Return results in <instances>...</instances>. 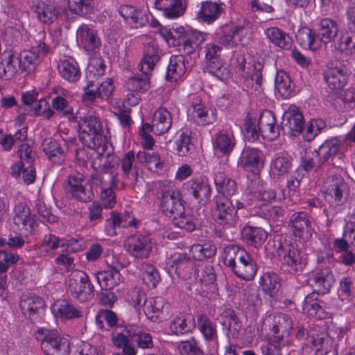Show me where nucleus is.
Masks as SVG:
<instances>
[{"label":"nucleus","mask_w":355,"mask_h":355,"mask_svg":"<svg viewBox=\"0 0 355 355\" xmlns=\"http://www.w3.org/2000/svg\"><path fill=\"white\" fill-rule=\"evenodd\" d=\"M155 7L164 12L167 18H178L182 15L185 6L183 0H156Z\"/></svg>","instance_id":"f704fd0d"},{"label":"nucleus","mask_w":355,"mask_h":355,"mask_svg":"<svg viewBox=\"0 0 355 355\" xmlns=\"http://www.w3.org/2000/svg\"><path fill=\"white\" fill-rule=\"evenodd\" d=\"M161 208L164 214L172 220L183 214L185 208L180 191L176 189L164 191L161 197Z\"/></svg>","instance_id":"ddd939ff"},{"label":"nucleus","mask_w":355,"mask_h":355,"mask_svg":"<svg viewBox=\"0 0 355 355\" xmlns=\"http://www.w3.org/2000/svg\"><path fill=\"white\" fill-rule=\"evenodd\" d=\"M214 183L218 193L223 196H232L236 190V184L223 172H217L214 175Z\"/></svg>","instance_id":"de8ad7c7"},{"label":"nucleus","mask_w":355,"mask_h":355,"mask_svg":"<svg viewBox=\"0 0 355 355\" xmlns=\"http://www.w3.org/2000/svg\"><path fill=\"white\" fill-rule=\"evenodd\" d=\"M241 234L243 241L255 248L261 246L268 238L266 231L259 227L246 225L243 228Z\"/></svg>","instance_id":"473e14b6"},{"label":"nucleus","mask_w":355,"mask_h":355,"mask_svg":"<svg viewBox=\"0 0 355 355\" xmlns=\"http://www.w3.org/2000/svg\"><path fill=\"white\" fill-rule=\"evenodd\" d=\"M76 41L80 47L86 51H93L101 45L97 31L87 24L80 25L76 31Z\"/></svg>","instance_id":"aec40b11"},{"label":"nucleus","mask_w":355,"mask_h":355,"mask_svg":"<svg viewBox=\"0 0 355 355\" xmlns=\"http://www.w3.org/2000/svg\"><path fill=\"white\" fill-rule=\"evenodd\" d=\"M137 161L148 169L158 172L163 169L164 162L156 152L139 151L137 154Z\"/></svg>","instance_id":"58836bf2"},{"label":"nucleus","mask_w":355,"mask_h":355,"mask_svg":"<svg viewBox=\"0 0 355 355\" xmlns=\"http://www.w3.org/2000/svg\"><path fill=\"white\" fill-rule=\"evenodd\" d=\"M51 309L54 315L62 319H71L82 316V313L65 300H58Z\"/></svg>","instance_id":"e433bc0d"},{"label":"nucleus","mask_w":355,"mask_h":355,"mask_svg":"<svg viewBox=\"0 0 355 355\" xmlns=\"http://www.w3.org/2000/svg\"><path fill=\"white\" fill-rule=\"evenodd\" d=\"M187 190L200 206L205 207L210 202L211 189L209 183L203 179L190 180L187 182Z\"/></svg>","instance_id":"6ab92c4d"},{"label":"nucleus","mask_w":355,"mask_h":355,"mask_svg":"<svg viewBox=\"0 0 355 355\" xmlns=\"http://www.w3.org/2000/svg\"><path fill=\"white\" fill-rule=\"evenodd\" d=\"M304 125V116L299 107L294 105H290L283 116V130H286L291 137H296L302 133Z\"/></svg>","instance_id":"f3484780"},{"label":"nucleus","mask_w":355,"mask_h":355,"mask_svg":"<svg viewBox=\"0 0 355 355\" xmlns=\"http://www.w3.org/2000/svg\"><path fill=\"white\" fill-rule=\"evenodd\" d=\"M340 146L341 141L337 138L327 140L319 147V155L329 164V162L338 154Z\"/></svg>","instance_id":"864d4df0"},{"label":"nucleus","mask_w":355,"mask_h":355,"mask_svg":"<svg viewBox=\"0 0 355 355\" xmlns=\"http://www.w3.org/2000/svg\"><path fill=\"white\" fill-rule=\"evenodd\" d=\"M278 275L272 272H268L263 275L261 279V285L265 294L270 297L277 295L281 283Z\"/></svg>","instance_id":"a18cd8bd"},{"label":"nucleus","mask_w":355,"mask_h":355,"mask_svg":"<svg viewBox=\"0 0 355 355\" xmlns=\"http://www.w3.org/2000/svg\"><path fill=\"white\" fill-rule=\"evenodd\" d=\"M347 185L344 180L337 175L329 176L323 184L324 198L331 207H336L343 204V193Z\"/></svg>","instance_id":"1a4fd4ad"},{"label":"nucleus","mask_w":355,"mask_h":355,"mask_svg":"<svg viewBox=\"0 0 355 355\" xmlns=\"http://www.w3.org/2000/svg\"><path fill=\"white\" fill-rule=\"evenodd\" d=\"M224 11L223 3L204 1L198 12V18L205 23L211 24L219 18Z\"/></svg>","instance_id":"2f4dec72"},{"label":"nucleus","mask_w":355,"mask_h":355,"mask_svg":"<svg viewBox=\"0 0 355 355\" xmlns=\"http://www.w3.org/2000/svg\"><path fill=\"white\" fill-rule=\"evenodd\" d=\"M236 144L232 132L220 131L215 139L214 148L223 154H229L232 151Z\"/></svg>","instance_id":"8fccbe9b"},{"label":"nucleus","mask_w":355,"mask_h":355,"mask_svg":"<svg viewBox=\"0 0 355 355\" xmlns=\"http://www.w3.org/2000/svg\"><path fill=\"white\" fill-rule=\"evenodd\" d=\"M141 279L143 282L150 288L156 287L160 280L158 270L149 263H144L141 266Z\"/></svg>","instance_id":"052dcab7"},{"label":"nucleus","mask_w":355,"mask_h":355,"mask_svg":"<svg viewBox=\"0 0 355 355\" xmlns=\"http://www.w3.org/2000/svg\"><path fill=\"white\" fill-rule=\"evenodd\" d=\"M266 37L277 46L284 49H290L292 46L291 37L277 27H270L265 31Z\"/></svg>","instance_id":"79ce46f5"},{"label":"nucleus","mask_w":355,"mask_h":355,"mask_svg":"<svg viewBox=\"0 0 355 355\" xmlns=\"http://www.w3.org/2000/svg\"><path fill=\"white\" fill-rule=\"evenodd\" d=\"M31 9L36 15L37 19L44 24H53L61 15L60 6L46 4L38 0L33 1Z\"/></svg>","instance_id":"5701e85b"},{"label":"nucleus","mask_w":355,"mask_h":355,"mask_svg":"<svg viewBox=\"0 0 355 355\" xmlns=\"http://www.w3.org/2000/svg\"><path fill=\"white\" fill-rule=\"evenodd\" d=\"M124 248L131 257L145 259H148L152 252V243L147 236L135 234L125 239Z\"/></svg>","instance_id":"9d476101"},{"label":"nucleus","mask_w":355,"mask_h":355,"mask_svg":"<svg viewBox=\"0 0 355 355\" xmlns=\"http://www.w3.org/2000/svg\"><path fill=\"white\" fill-rule=\"evenodd\" d=\"M176 150L180 156L188 155L193 149L191 135L187 130H180L176 134Z\"/></svg>","instance_id":"6e6d98bb"},{"label":"nucleus","mask_w":355,"mask_h":355,"mask_svg":"<svg viewBox=\"0 0 355 355\" xmlns=\"http://www.w3.org/2000/svg\"><path fill=\"white\" fill-rule=\"evenodd\" d=\"M44 306L42 298L32 294H23L21 296L19 306L23 314L31 319L37 314L40 309Z\"/></svg>","instance_id":"72a5a7b5"},{"label":"nucleus","mask_w":355,"mask_h":355,"mask_svg":"<svg viewBox=\"0 0 355 355\" xmlns=\"http://www.w3.org/2000/svg\"><path fill=\"white\" fill-rule=\"evenodd\" d=\"M292 168V158L285 153L277 154L272 159L270 167V176L279 179L286 175Z\"/></svg>","instance_id":"7c9ffc66"},{"label":"nucleus","mask_w":355,"mask_h":355,"mask_svg":"<svg viewBox=\"0 0 355 355\" xmlns=\"http://www.w3.org/2000/svg\"><path fill=\"white\" fill-rule=\"evenodd\" d=\"M349 72L346 66L338 61L328 64L323 72V78L332 90L343 89L347 84Z\"/></svg>","instance_id":"0eeeda50"},{"label":"nucleus","mask_w":355,"mask_h":355,"mask_svg":"<svg viewBox=\"0 0 355 355\" xmlns=\"http://www.w3.org/2000/svg\"><path fill=\"white\" fill-rule=\"evenodd\" d=\"M247 253L244 248H240L239 245H228L223 250L224 263L231 268Z\"/></svg>","instance_id":"603ef678"},{"label":"nucleus","mask_w":355,"mask_h":355,"mask_svg":"<svg viewBox=\"0 0 355 355\" xmlns=\"http://www.w3.org/2000/svg\"><path fill=\"white\" fill-rule=\"evenodd\" d=\"M160 59V51L155 41L147 43L144 48V58L139 64L141 73L151 74L155 64Z\"/></svg>","instance_id":"393cba45"},{"label":"nucleus","mask_w":355,"mask_h":355,"mask_svg":"<svg viewBox=\"0 0 355 355\" xmlns=\"http://www.w3.org/2000/svg\"><path fill=\"white\" fill-rule=\"evenodd\" d=\"M168 272L174 271L177 275L184 279L196 277L195 262L186 254H175L166 262Z\"/></svg>","instance_id":"9b49d317"},{"label":"nucleus","mask_w":355,"mask_h":355,"mask_svg":"<svg viewBox=\"0 0 355 355\" xmlns=\"http://www.w3.org/2000/svg\"><path fill=\"white\" fill-rule=\"evenodd\" d=\"M78 127L80 139L85 146L95 149L103 144V128L98 117L92 114L80 117Z\"/></svg>","instance_id":"f03ea898"},{"label":"nucleus","mask_w":355,"mask_h":355,"mask_svg":"<svg viewBox=\"0 0 355 355\" xmlns=\"http://www.w3.org/2000/svg\"><path fill=\"white\" fill-rule=\"evenodd\" d=\"M222 315L224 317L222 324L227 330V336L232 334V337H237L241 329V324L234 311L227 309L223 313Z\"/></svg>","instance_id":"5fc2aeb1"},{"label":"nucleus","mask_w":355,"mask_h":355,"mask_svg":"<svg viewBox=\"0 0 355 355\" xmlns=\"http://www.w3.org/2000/svg\"><path fill=\"white\" fill-rule=\"evenodd\" d=\"M119 263H114L108 265L107 268L96 274L97 281L102 289L110 290L121 282V275L118 267Z\"/></svg>","instance_id":"a878e982"},{"label":"nucleus","mask_w":355,"mask_h":355,"mask_svg":"<svg viewBox=\"0 0 355 355\" xmlns=\"http://www.w3.org/2000/svg\"><path fill=\"white\" fill-rule=\"evenodd\" d=\"M141 330L136 324H128L121 332L112 334V341L114 346H120L124 344V342H131L134 338H137Z\"/></svg>","instance_id":"09e8293b"},{"label":"nucleus","mask_w":355,"mask_h":355,"mask_svg":"<svg viewBox=\"0 0 355 355\" xmlns=\"http://www.w3.org/2000/svg\"><path fill=\"white\" fill-rule=\"evenodd\" d=\"M189 112L193 121L202 126L213 123L216 119L214 112L211 108L204 105L199 98L193 100Z\"/></svg>","instance_id":"b1692460"},{"label":"nucleus","mask_w":355,"mask_h":355,"mask_svg":"<svg viewBox=\"0 0 355 355\" xmlns=\"http://www.w3.org/2000/svg\"><path fill=\"white\" fill-rule=\"evenodd\" d=\"M196 326L194 318L191 315H178L171 322L169 329L175 335H182L191 331Z\"/></svg>","instance_id":"a19ab883"},{"label":"nucleus","mask_w":355,"mask_h":355,"mask_svg":"<svg viewBox=\"0 0 355 355\" xmlns=\"http://www.w3.org/2000/svg\"><path fill=\"white\" fill-rule=\"evenodd\" d=\"M149 76L142 73V75L133 76L130 77L126 86L128 90L134 92H145L149 89Z\"/></svg>","instance_id":"13d9d810"},{"label":"nucleus","mask_w":355,"mask_h":355,"mask_svg":"<svg viewBox=\"0 0 355 355\" xmlns=\"http://www.w3.org/2000/svg\"><path fill=\"white\" fill-rule=\"evenodd\" d=\"M297 42L304 49H315L318 47L316 39L309 28H303L298 31L296 34Z\"/></svg>","instance_id":"69168bd1"},{"label":"nucleus","mask_w":355,"mask_h":355,"mask_svg":"<svg viewBox=\"0 0 355 355\" xmlns=\"http://www.w3.org/2000/svg\"><path fill=\"white\" fill-rule=\"evenodd\" d=\"M119 166V158L114 155H108L105 162L102 166L101 173L92 176L96 180L99 184L105 187H115L118 181L117 168Z\"/></svg>","instance_id":"a211bd4d"},{"label":"nucleus","mask_w":355,"mask_h":355,"mask_svg":"<svg viewBox=\"0 0 355 355\" xmlns=\"http://www.w3.org/2000/svg\"><path fill=\"white\" fill-rule=\"evenodd\" d=\"M293 328L291 318L285 313H277L273 315L270 329L272 333L274 343H279L284 338L290 335Z\"/></svg>","instance_id":"4be33fe9"},{"label":"nucleus","mask_w":355,"mask_h":355,"mask_svg":"<svg viewBox=\"0 0 355 355\" xmlns=\"http://www.w3.org/2000/svg\"><path fill=\"white\" fill-rule=\"evenodd\" d=\"M232 272L239 278L245 281L252 280L257 273V264L248 252L233 267Z\"/></svg>","instance_id":"cd10ccee"},{"label":"nucleus","mask_w":355,"mask_h":355,"mask_svg":"<svg viewBox=\"0 0 355 355\" xmlns=\"http://www.w3.org/2000/svg\"><path fill=\"white\" fill-rule=\"evenodd\" d=\"M214 217L216 222L223 226V235L233 240L236 233V225L239 217L231 201L226 196H218L215 202Z\"/></svg>","instance_id":"f257e3e1"},{"label":"nucleus","mask_w":355,"mask_h":355,"mask_svg":"<svg viewBox=\"0 0 355 355\" xmlns=\"http://www.w3.org/2000/svg\"><path fill=\"white\" fill-rule=\"evenodd\" d=\"M42 150L49 159L53 162H60L64 159L65 153L61 144L55 139H45L42 144Z\"/></svg>","instance_id":"4c0bfd02"},{"label":"nucleus","mask_w":355,"mask_h":355,"mask_svg":"<svg viewBox=\"0 0 355 355\" xmlns=\"http://www.w3.org/2000/svg\"><path fill=\"white\" fill-rule=\"evenodd\" d=\"M58 69L62 78L69 83H75L80 78L81 73L79 66L76 62L68 60H62L60 62Z\"/></svg>","instance_id":"c03bdc74"},{"label":"nucleus","mask_w":355,"mask_h":355,"mask_svg":"<svg viewBox=\"0 0 355 355\" xmlns=\"http://www.w3.org/2000/svg\"><path fill=\"white\" fill-rule=\"evenodd\" d=\"M207 69L209 73L220 80H225L230 76V70L220 58L209 61Z\"/></svg>","instance_id":"e2e57ef3"},{"label":"nucleus","mask_w":355,"mask_h":355,"mask_svg":"<svg viewBox=\"0 0 355 355\" xmlns=\"http://www.w3.org/2000/svg\"><path fill=\"white\" fill-rule=\"evenodd\" d=\"M288 227L295 236L304 241L309 240L312 236V220L308 214L304 211L293 213L290 216Z\"/></svg>","instance_id":"4468645a"},{"label":"nucleus","mask_w":355,"mask_h":355,"mask_svg":"<svg viewBox=\"0 0 355 355\" xmlns=\"http://www.w3.org/2000/svg\"><path fill=\"white\" fill-rule=\"evenodd\" d=\"M96 322L98 328L109 330L116 325L118 318L112 311L101 310L96 317Z\"/></svg>","instance_id":"680f3d73"},{"label":"nucleus","mask_w":355,"mask_h":355,"mask_svg":"<svg viewBox=\"0 0 355 355\" xmlns=\"http://www.w3.org/2000/svg\"><path fill=\"white\" fill-rule=\"evenodd\" d=\"M311 286L315 288L316 293L325 294L330 291L335 282L331 270L329 268H324L313 272Z\"/></svg>","instance_id":"bb28decb"},{"label":"nucleus","mask_w":355,"mask_h":355,"mask_svg":"<svg viewBox=\"0 0 355 355\" xmlns=\"http://www.w3.org/2000/svg\"><path fill=\"white\" fill-rule=\"evenodd\" d=\"M178 349L181 355H204L194 339L180 342Z\"/></svg>","instance_id":"774afa93"},{"label":"nucleus","mask_w":355,"mask_h":355,"mask_svg":"<svg viewBox=\"0 0 355 355\" xmlns=\"http://www.w3.org/2000/svg\"><path fill=\"white\" fill-rule=\"evenodd\" d=\"M44 337L41 339V347L46 355H68L69 343L61 337L56 330H42Z\"/></svg>","instance_id":"423d86ee"},{"label":"nucleus","mask_w":355,"mask_h":355,"mask_svg":"<svg viewBox=\"0 0 355 355\" xmlns=\"http://www.w3.org/2000/svg\"><path fill=\"white\" fill-rule=\"evenodd\" d=\"M172 116L169 111L159 107L155 111L152 123L154 124V133L160 135L167 132L172 125Z\"/></svg>","instance_id":"c9c22d12"},{"label":"nucleus","mask_w":355,"mask_h":355,"mask_svg":"<svg viewBox=\"0 0 355 355\" xmlns=\"http://www.w3.org/2000/svg\"><path fill=\"white\" fill-rule=\"evenodd\" d=\"M200 218L194 217L192 215L183 214L175 218L173 220V224L178 227L187 232H193L200 225Z\"/></svg>","instance_id":"0e129e2a"},{"label":"nucleus","mask_w":355,"mask_h":355,"mask_svg":"<svg viewBox=\"0 0 355 355\" xmlns=\"http://www.w3.org/2000/svg\"><path fill=\"white\" fill-rule=\"evenodd\" d=\"M338 33L337 22L329 18H324L320 20L318 29V36L320 41L325 44L331 42Z\"/></svg>","instance_id":"ea45409f"},{"label":"nucleus","mask_w":355,"mask_h":355,"mask_svg":"<svg viewBox=\"0 0 355 355\" xmlns=\"http://www.w3.org/2000/svg\"><path fill=\"white\" fill-rule=\"evenodd\" d=\"M264 165V155L261 150L246 147L243 150L239 160V166L246 171L258 173Z\"/></svg>","instance_id":"dca6fc26"},{"label":"nucleus","mask_w":355,"mask_h":355,"mask_svg":"<svg viewBox=\"0 0 355 355\" xmlns=\"http://www.w3.org/2000/svg\"><path fill=\"white\" fill-rule=\"evenodd\" d=\"M185 58L182 55H173L170 58L166 78L168 80H177L186 72Z\"/></svg>","instance_id":"37998d69"},{"label":"nucleus","mask_w":355,"mask_h":355,"mask_svg":"<svg viewBox=\"0 0 355 355\" xmlns=\"http://www.w3.org/2000/svg\"><path fill=\"white\" fill-rule=\"evenodd\" d=\"M35 216L25 202H18L13 209L12 223L11 230L21 235H28L35 225Z\"/></svg>","instance_id":"39448f33"},{"label":"nucleus","mask_w":355,"mask_h":355,"mask_svg":"<svg viewBox=\"0 0 355 355\" xmlns=\"http://www.w3.org/2000/svg\"><path fill=\"white\" fill-rule=\"evenodd\" d=\"M318 293L316 292H313L306 295L304 301L302 309L304 313H306L311 317L321 318L323 307L320 304L321 302L318 300Z\"/></svg>","instance_id":"3c124183"},{"label":"nucleus","mask_w":355,"mask_h":355,"mask_svg":"<svg viewBox=\"0 0 355 355\" xmlns=\"http://www.w3.org/2000/svg\"><path fill=\"white\" fill-rule=\"evenodd\" d=\"M204 35L197 31H192L187 33L186 39L183 42V51L186 54L192 53L205 41Z\"/></svg>","instance_id":"bf43d9fd"},{"label":"nucleus","mask_w":355,"mask_h":355,"mask_svg":"<svg viewBox=\"0 0 355 355\" xmlns=\"http://www.w3.org/2000/svg\"><path fill=\"white\" fill-rule=\"evenodd\" d=\"M275 89L283 97L288 98L293 92L291 80L287 73L279 71L275 77Z\"/></svg>","instance_id":"4d7b16f0"},{"label":"nucleus","mask_w":355,"mask_h":355,"mask_svg":"<svg viewBox=\"0 0 355 355\" xmlns=\"http://www.w3.org/2000/svg\"><path fill=\"white\" fill-rule=\"evenodd\" d=\"M18 55L5 51L0 56V78H11L20 69Z\"/></svg>","instance_id":"c756f323"},{"label":"nucleus","mask_w":355,"mask_h":355,"mask_svg":"<svg viewBox=\"0 0 355 355\" xmlns=\"http://www.w3.org/2000/svg\"><path fill=\"white\" fill-rule=\"evenodd\" d=\"M196 318L198 328L207 343L209 352L213 355L218 354L219 341L216 324L205 313H199Z\"/></svg>","instance_id":"6e6552de"},{"label":"nucleus","mask_w":355,"mask_h":355,"mask_svg":"<svg viewBox=\"0 0 355 355\" xmlns=\"http://www.w3.org/2000/svg\"><path fill=\"white\" fill-rule=\"evenodd\" d=\"M92 0H68L69 10L74 14L84 16L93 10Z\"/></svg>","instance_id":"338daca9"},{"label":"nucleus","mask_w":355,"mask_h":355,"mask_svg":"<svg viewBox=\"0 0 355 355\" xmlns=\"http://www.w3.org/2000/svg\"><path fill=\"white\" fill-rule=\"evenodd\" d=\"M277 254L282 268L289 273L302 272L306 265L299 250L289 241H284L279 243Z\"/></svg>","instance_id":"20e7f679"},{"label":"nucleus","mask_w":355,"mask_h":355,"mask_svg":"<svg viewBox=\"0 0 355 355\" xmlns=\"http://www.w3.org/2000/svg\"><path fill=\"white\" fill-rule=\"evenodd\" d=\"M67 284L70 295L81 302L89 301L94 296V287L83 270L71 271Z\"/></svg>","instance_id":"7ed1b4c3"},{"label":"nucleus","mask_w":355,"mask_h":355,"mask_svg":"<svg viewBox=\"0 0 355 355\" xmlns=\"http://www.w3.org/2000/svg\"><path fill=\"white\" fill-rule=\"evenodd\" d=\"M77 243L76 239H60L53 234H46L43 239V246L55 250L58 248H62V251L71 252L75 250L73 248Z\"/></svg>","instance_id":"49530a36"},{"label":"nucleus","mask_w":355,"mask_h":355,"mask_svg":"<svg viewBox=\"0 0 355 355\" xmlns=\"http://www.w3.org/2000/svg\"><path fill=\"white\" fill-rule=\"evenodd\" d=\"M170 305L162 297H155L148 300L144 308L146 317L153 322H159L162 315L168 313Z\"/></svg>","instance_id":"c85d7f7f"},{"label":"nucleus","mask_w":355,"mask_h":355,"mask_svg":"<svg viewBox=\"0 0 355 355\" xmlns=\"http://www.w3.org/2000/svg\"><path fill=\"white\" fill-rule=\"evenodd\" d=\"M49 52V46L44 42H40L29 51H24L18 55L19 64L22 72L27 73L35 71L40 59Z\"/></svg>","instance_id":"f8f14e48"},{"label":"nucleus","mask_w":355,"mask_h":355,"mask_svg":"<svg viewBox=\"0 0 355 355\" xmlns=\"http://www.w3.org/2000/svg\"><path fill=\"white\" fill-rule=\"evenodd\" d=\"M86 179L81 173L71 175L68 178V192L73 198L83 202H87L94 197L90 187L86 185Z\"/></svg>","instance_id":"2eb2a0df"},{"label":"nucleus","mask_w":355,"mask_h":355,"mask_svg":"<svg viewBox=\"0 0 355 355\" xmlns=\"http://www.w3.org/2000/svg\"><path fill=\"white\" fill-rule=\"evenodd\" d=\"M258 127L260 134L268 140L272 141L277 139L280 134V129L277 123L274 113L265 110L260 114Z\"/></svg>","instance_id":"412c9836"}]
</instances>
